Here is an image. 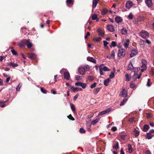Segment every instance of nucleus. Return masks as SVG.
I'll use <instances>...</instances> for the list:
<instances>
[{"label": "nucleus", "instance_id": "obj_37", "mask_svg": "<svg viewBox=\"0 0 154 154\" xmlns=\"http://www.w3.org/2000/svg\"><path fill=\"white\" fill-rule=\"evenodd\" d=\"M119 147V143L118 142L116 143V145L113 146V148L114 149H118Z\"/></svg>", "mask_w": 154, "mask_h": 154}, {"label": "nucleus", "instance_id": "obj_6", "mask_svg": "<svg viewBox=\"0 0 154 154\" xmlns=\"http://www.w3.org/2000/svg\"><path fill=\"white\" fill-rule=\"evenodd\" d=\"M145 3L146 5L149 7H151L153 5V3L152 0H145Z\"/></svg>", "mask_w": 154, "mask_h": 154}, {"label": "nucleus", "instance_id": "obj_49", "mask_svg": "<svg viewBox=\"0 0 154 154\" xmlns=\"http://www.w3.org/2000/svg\"><path fill=\"white\" fill-rule=\"evenodd\" d=\"M11 52L14 55H17V53L15 50H12Z\"/></svg>", "mask_w": 154, "mask_h": 154}, {"label": "nucleus", "instance_id": "obj_10", "mask_svg": "<svg viewBox=\"0 0 154 154\" xmlns=\"http://www.w3.org/2000/svg\"><path fill=\"white\" fill-rule=\"evenodd\" d=\"M120 95L123 97H126L127 95V93L125 89H123L122 90L120 94Z\"/></svg>", "mask_w": 154, "mask_h": 154}, {"label": "nucleus", "instance_id": "obj_51", "mask_svg": "<svg viewBox=\"0 0 154 154\" xmlns=\"http://www.w3.org/2000/svg\"><path fill=\"white\" fill-rule=\"evenodd\" d=\"M41 91L42 93L44 94H45L47 92L46 90L42 88H41Z\"/></svg>", "mask_w": 154, "mask_h": 154}, {"label": "nucleus", "instance_id": "obj_20", "mask_svg": "<svg viewBox=\"0 0 154 154\" xmlns=\"http://www.w3.org/2000/svg\"><path fill=\"white\" fill-rule=\"evenodd\" d=\"M71 109L74 114L75 113V108L74 105L72 103H70Z\"/></svg>", "mask_w": 154, "mask_h": 154}, {"label": "nucleus", "instance_id": "obj_35", "mask_svg": "<svg viewBox=\"0 0 154 154\" xmlns=\"http://www.w3.org/2000/svg\"><path fill=\"white\" fill-rule=\"evenodd\" d=\"M126 81H129L131 79V77L128 74H126L125 75Z\"/></svg>", "mask_w": 154, "mask_h": 154}, {"label": "nucleus", "instance_id": "obj_58", "mask_svg": "<svg viewBox=\"0 0 154 154\" xmlns=\"http://www.w3.org/2000/svg\"><path fill=\"white\" fill-rule=\"evenodd\" d=\"M134 117H132L129 119L128 121H129V122H134Z\"/></svg>", "mask_w": 154, "mask_h": 154}, {"label": "nucleus", "instance_id": "obj_8", "mask_svg": "<svg viewBox=\"0 0 154 154\" xmlns=\"http://www.w3.org/2000/svg\"><path fill=\"white\" fill-rule=\"evenodd\" d=\"M142 75L141 73L138 74L137 73H134L132 77V78L135 81L137 79H139L140 78V76Z\"/></svg>", "mask_w": 154, "mask_h": 154}, {"label": "nucleus", "instance_id": "obj_28", "mask_svg": "<svg viewBox=\"0 0 154 154\" xmlns=\"http://www.w3.org/2000/svg\"><path fill=\"white\" fill-rule=\"evenodd\" d=\"M121 33L123 34L126 35L127 33V29L125 28H123L121 30Z\"/></svg>", "mask_w": 154, "mask_h": 154}, {"label": "nucleus", "instance_id": "obj_16", "mask_svg": "<svg viewBox=\"0 0 154 154\" xmlns=\"http://www.w3.org/2000/svg\"><path fill=\"white\" fill-rule=\"evenodd\" d=\"M28 57L32 59H35L36 57V55L32 53H28Z\"/></svg>", "mask_w": 154, "mask_h": 154}, {"label": "nucleus", "instance_id": "obj_53", "mask_svg": "<svg viewBox=\"0 0 154 154\" xmlns=\"http://www.w3.org/2000/svg\"><path fill=\"white\" fill-rule=\"evenodd\" d=\"M79 131L81 133H84L85 132V130L83 128H81Z\"/></svg>", "mask_w": 154, "mask_h": 154}, {"label": "nucleus", "instance_id": "obj_27", "mask_svg": "<svg viewBox=\"0 0 154 154\" xmlns=\"http://www.w3.org/2000/svg\"><path fill=\"white\" fill-rule=\"evenodd\" d=\"M97 0H93V7L95 8L96 7L97 4Z\"/></svg>", "mask_w": 154, "mask_h": 154}, {"label": "nucleus", "instance_id": "obj_43", "mask_svg": "<svg viewBox=\"0 0 154 154\" xmlns=\"http://www.w3.org/2000/svg\"><path fill=\"white\" fill-rule=\"evenodd\" d=\"M97 16L96 14H94L92 16V20H94L97 19Z\"/></svg>", "mask_w": 154, "mask_h": 154}, {"label": "nucleus", "instance_id": "obj_14", "mask_svg": "<svg viewBox=\"0 0 154 154\" xmlns=\"http://www.w3.org/2000/svg\"><path fill=\"white\" fill-rule=\"evenodd\" d=\"M30 40H27V41H25V42H26V45L27 47L29 48H30L32 46V44L30 42Z\"/></svg>", "mask_w": 154, "mask_h": 154}, {"label": "nucleus", "instance_id": "obj_40", "mask_svg": "<svg viewBox=\"0 0 154 154\" xmlns=\"http://www.w3.org/2000/svg\"><path fill=\"white\" fill-rule=\"evenodd\" d=\"M116 46V43L115 41H112V42L111 45L110 46V47L112 48L113 47H115Z\"/></svg>", "mask_w": 154, "mask_h": 154}, {"label": "nucleus", "instance_id": "obj_60", "mask_svg": "<svg viewBox=\"0 0 154 154\" xmlns=\"http://www.w3.org/2000/svg\"><path fill=\"white\" fill-rule=\"evenodd\" d=\"M128 17L129 19H131L133 18V15L132 14H129L128 16Z\"/></svg>", "mask_w": 154, "mask_h": 154}, {"label": "nucleus", "instance_id": "obj_29", "mask_svg": "<svg viewBox=\"0 0 154 154\" xmlns=\"http://www.w3.org/2000/svg\"><path fill=\"white\" fill-rule=\"evenodd\" d=\"M149 128V125H144L143 128V131L145 132H146Z\"/></svg>", "mask_w": 154, "mask_h": 154}, {"label": "nucleus", "instance_id": "obj_17", "mask_svg": "<svg viewBox=\"0 0 154 154\" xmlns=\"http://www.w3.org/2000/svg\"><path fill=\"white\" fill-rule=\"evenodd\" d=\"M87 60L88 61L93 62L94 63H96V61L95 59L93 58L92 57H88L87 58Z\"/></svg>", "mask_w": 154, "mask_h": 154}, {"label": "nucleus", "instance_id": "obj_59", "mask_svg": "<svg viewBox=\"0 0 154 154\" xmlns=\"http://www.w3.org/2000/svg\"><path fill=\"white\" fill-rule=\"evenodd\" d=\"M82 83L81 82H77L75 84V85L76 86H81V85Z\"/></svg>", "mask_w": 154, "mask_h": 154}, {"label": "nucleus", "instance_id": "obj_30", "mask_svg": "<svg viewBox=\"0 0 154 154\" xmlns=\"http://www.w3.org/2000/svg\"><path fill=\"white\" fill-rule=\"evenodd\" d=\"M99 120V119H97L95 120H93L91 122V123L93 125H95Z\"/></svg>", "mask_w": 154, "mask_h": 154}, {"label": "nucleus", "instance_id": "obj_50", "mask_svg": "<svg viewBox=\"0 0 154 154\" xmlns=\"http://www.w3.org/2000/svg\"><path fill=\"white\" fill-rule=\"evenodd\" d=\"M21 86H22V84L21 83H19L17 86V87L16 88V90L17 91H19L20 89V88Z\"/></svg>", "mask_w": 154, "mask_h": 154}, {"label": "nucleus", "instance_id": "obj_32", "mask_svg": "<svg viewBox=\"0 0 154 154\" xmlns=\"http://www.w3.org/2000/svg\"><path fill=\"white\" fill-rule=\"evenodd\" d=\"M128 147L129 152L131 153L132 151V149L131 145L130 144H128Z\"/></svg>", "mask_w": 154, "mask_h": 154}, {"label": "nucleus", "instance_id": "obj_23", "mask_svg": "<svg viewBox=\"0 0 154 154\" xmlns=\"http://www.w3.org/2000/svg\"><path fill=\"white\" fill-rule=\"evenodd\" d=\"M86 125H87V127L88 129V130L90 131H91V124L88 122H86Z\"/></svg>", "mask_w": 154, "mask_h": 154}, {"label": "nucleus", "instance_id": "obj_31", "mask_svg": "<svg viewBox=\"0 0 154 154\" xmlns=\"http://www.w3.org/2000/svg\"><path fill=\"white\" fill-rule=\"evenodd\" d=\"M127 100H128L127 99V98L124 99L121 102V103L120 104V105L121 106H122L124 105L125 103L127 102Z\"/></svg>", "mask_w": 154, "mask_h": 154}, {"label": "nucleus", "instance_id": "obj_46", "mask_svg": "<svg viewBox=\"0 0 154 154\" xmlns=\"http://www.w3.org/2000/svg\"><path fill=\"white\" fill-rule=\"evenodd\" d=\"M142 65H146L147 63V61L143 59L142 60Z\"/></svg>", "mask_w": 154, "mask_h": 154}, {"label": "nucleus", "instance_id": "obj_52", "mask_svg": "<svg viewBox=\"0 0 154 154\" xmlns=\"http://www.w3.org/2000/svg\"><path fill=\"white\" fill-rule=\"evenodd\" d=\"M96 85H97V84L96 83H93V84H92L91 85V87H90L91 88H93L95 87L96 86Z\"/></svg>", "mask_w": 154, "mask_h": 154}, {"label": "nucleus", "instance_id": "obj_2", "mask_svg": "<svg viewBox=\"0 0 154 154\" xmlns=\"http://www.w3.org/2000/svg\"><path fill=\"white\" fill-rule=\"evenodd\" d=\"M125 54V51L124 49L121 48L119 49L118 54V56L120 58L123 57Z\"/></svg>", "mask_w": 154, "mask_h": 154}, {"label": "nucleus", "instance_id": "obj_34", "mask_svg": "<svg viewBox=\"0 0 154 154\" xmlns=\"http://www.w3.org/2000/svg\"><path fill=\"white\" fill-rule=\"evenodd\" d=\"M152 137V135L151 134V133H148L147 134V138L148 139H151Z\"/></svg>", "mask_w": 154, "mask_h": 154}, {"label": "nucleus", "instance_id": "obj_24", "mask_svg": "<svg viewBox=\"0 0 154 154\" xmlns=\"http://www.w3.org/2000/svg\"><path fill=\"white\" fill-rule=\"evenodd\" d=\"M129 40L127 39L126 40V42L124 44V46L125 48H127L129 46Z\"/></svg>", "mask_w": 154, "mask_h": 154}, {"label": "nucleus", "instance_id": "obj_4", "mask_svg": "<svg viewBox=\"0 0 154 154\" xmlns=\"http://www.w3.org/2000/svg\"><path fill=\"white\" fill-rule=\"evenodd\" d=\"M99 69L100 70H101L104 71L110 70L109 69L103 64H102L100 66Z\"/></svg>", "mask_w": 154, "mask_h": 154}, {"label": "nucleus", "instance_id": "obj_57", "mask_svg": "<svg viewBox=\"0 0 154 154\" xmlns=\"http://www.w3.org/2000/svg\"><path fill=\"white\" fill-rule=\"evenodd\" d=\"M79 96V94H77L75 95L73 97V100H75Z\"/></svg>", "mask_w": 154, "mask_h": 154}, {"label": "nucleus", "instance_id": "obj_7", "mask_svg": "<svg viewBox=\"0 0 154 154\" xmlns=\"http://www.w3.org/2000/svg\"><path fill=\"white\" fill-rule=\"evenodd\" d=\"M111 110V108H109L105 110L99 112L98 114V116H100L109 112Z\"/></svg>", "mask_w": 154, "mask_h": 154}, {"label": "nucleus", "instance_id": "obj_5", "mask_svg": "<svg viewBox=\"0 0 154 154\" xmlns=\"http://www.w3.org/2000/svg\"><path fill=\"white\" fill-rule=\"evenodd\" d=\"M133 5V3L131 1H128L125 5L126 7L128 9H129Z\"/></svg>", "mask_w": 154, "mask_h": 154}, {"label": "nucleus", "instance_id": "obj_55", "mask_svg": "<svg viewBox=\"0 0 154 154\" xmlns=\"http://www.w3.org/2000/svg\"><path fill=\"white\" fill-rule=\"evenodd\" d=\"M66 2L68 4H73V1L72 0H67Z\"/></svg>", "mask_w": 154, "mask_h": 154}, {"label": "nucleus", "instance_id": "obj_54", "mask_svg": "<svg viewBox=\"0 0 154 154\" xmlns=\"http://www.w3.org/2000/svg\"><path fill=\"white\" fill-rule=\"evenodd\" d=\"M81 79L80 76L77 75L75 77V79L76 80H79Z\"/></svg>", "mask_w": 154, "mask_h": 154}, {"label": "nucleus", "instance_id": "obj_45", "mask_svg": "<svg viewBox=\"0 0 154 154\" xmlns=\"http://www.w3.org/2000/svg\"><path fill=\"white\" fill-rule=\"evenodd\" d=\"M100 90V89L99 88H97L96 90L94 91V93L96 94Z\"/></svg>", "mask_w": 154, "mask_h": 154}, {"label": "nucleus", "instance_id": "obj_12", "mask_svg": "<svg viewBox=\"0 0 154 154\" xmlns=\"http://www.w3.org/2000/svg\"><path fill=\"white\" fill-rule=\"evenodd\" d=\"M137 53L138 52L136 50H133L130 54V56L131 57H133L136 55Z\"/></svg>", "mask_w": 154, "mask_h": 154}, {"label": "nucleus", "instance_id": "obj_56", "mask_svg": "<svg viewBox=\"0 0 154 154\" xmlns=\"http://www.w3.org/2000/svg\"><path fill=\"white\" fill-rule=\"evenodd\" d=\"M103 42L104 45L105 47H107V45H108L109 44L108 42H106V41H103Z\"/></svg>", "mask_w": 154, "mask_h": 154}, {"label": "nucleus", "instance_id": "obj_62", "mask_svg": "<svg viewBox=\"0 0 154 154\" xmlns=\"http://www.w3.org/2000/svg\"><path fill=\"white\" fill-rule=\"evenodd\" d=\"M11 79V77L10 76L8 77L6 79V82L8 83Z\"/></svg>", "mask_w": 154, "mask_h": 154}, {"label": "nucleus", "instance_id": "obj_13", "mask_svg": "<svg viewBox=\"0 0 154 154\" xmlns=\"http://www.w3.org/2000/svg\"><path fill=\"white\" fill-rule=\"evenodd\" d=\"M25 41H27V40L24 39L18 44V45L21 47H24L26 45V42H25Z\"/></svg>", "mask_w": 154, "mask_h": 154}, {"label": "nucleus", "instance_id": "obj_26", "mask_svg": "<svg viewBox=\"0 0 154 154\" xmlns=\"http://www.w3.org/2000/svg\"><path fill=\"white\" fill-rule=\"evenodd\" d=\"M97 32L99 35L103 37L104 35V33L100 29H97Z\"/></svg>", "mask_w": 154, "mask_h": 154}, {"label": "nucleus", "instance_id": "obj_64", "mask_svg": "<svg viewBox=\"0 0 154 154\" xmlns=\"http://www.w3.org/2000/svg\"><path fill=\"white\" fill-rule=\"evenodd\" d=\"M112 129L113 131H115L116 130L117 128L116 127H113L112 128Z\"/></svg>", "mask_w": 154, "mask_h": 154}, {"label": "nucleus", "instance_id": "obj_19", "mask_svg": "<svg viewBox=\"0 0 154 154\" xmlns=\"http://www.w3.org/2000/svg\"><path fill=\"white\" fill-rule=\"evenodd\" d=\"M115 56V53L114 51H112L111 54L108 55L107 56V57L108 58L110 59L112 57H114Z\"/></svg>", "mask_w": 154, "mask_h": 154}, {"label": "nucleus", "instance_id": "obj_42", "mask_svg": "<svg viewBox=\"0 0 154 154\" xmlns=\"http://www.w3.org/2000/svg\"><path fill=\"white\" fill-rule=\"evenodd\" d=\"M133 71L135 73H136L138 71L140 70V68L137 67H134Z\"/></svg>", "mask_w": 154, "mask_h": 154}, {"label": "nucleus", "instance_id": "obj_48", "mask_svg": "<svg viewBox=\"0 0 154 154\" xmlns=\"http://www.w3.org/2000/svg\"><path fill=\"white\" fill-rule=\"evenodd\" d=\"M150 80L149 79H148V80H147V85L148 86V87H150L151 86V84H150Z\"/></svg>", "mask_w": 154, "mask_h": 154}, {"label": "nucleus", "instance_id": "obj_25", "mask_svg": "<svg viewBox=\"0 0 154 154\" xmlns=\"http://www.w3.org/2000/svg\"><path fill=\"white\" fill-rule=\"evenodd\" d=\"M133 132L136 137H137L139 134V132L137 131L135 128L134 129Z\"/></svg>", "mask_w": 154, "mask_h": 154}, {"label": "nucleus", "instance_id": "obj_39", "mask_svg": "<svg viewBox=\"0 0 154 154\" xmlns=\"http://www.w3.org/2000/svg\"><path fill=\"white\" fill-rule=\"evenodd\" d=\"M108 10L106 9H103L102 11V14L103 15H105L106 14Z\"/></svg>", "mask_w": 154, "mask_h": 154}, {"label": "nucleus", "instance_id": "obj_38", "mask_svg": "<svg viewBox=\"0 0 154 154\" xmlns=\"http://www.w3.org/2000/svg\"><path fill=\"white\" fill-rule=\"evenodd\" d=\"M80 86H81L82 88L85 89L86 87L87 84L85 83H82Z\"/></svg>", "mask_w": 154, "mask_h": 154}, {"label": "nucleus", "instance_id": "obj_47", "mask_svg": "<svg viewBox=\"0 0 154 154\" xmlns=\"http://www.w3.org/2000/svg\"><path fill=\"white\" fill-rule=\"evenodd\" d=\"M67 117L70 119L72 120L73 121L75 120L74 119L73 117L71 114H70Z\"/></svg>", "mask_w": 154, "mask_h": 154}, {"label": "nucleus", "instance_id": "obj_9", "mask_svg": "<svg viewBox=\"0 0 154 154\" xmlns=\"http://www.w3.org/2000/svg\"><path fill=\"white\" fill-rule=\"evenodd\" d=\"M78 72L81 74L84 75L85 73V69L82 67H80L78 69Z\"/></svg>", "mask_w": 154, "mask_h": 154}, {"label": "nucleus", "instance_id": "obj_61", "mask_svg": "<svg viewBox=\"0 0 154 154\" xmlns=\"http://www.w3.org/2000/svg\"><path fill=\"white\" fill-rule=\"evenodd\" d=\"M90 35V34L89 32H87L86 35L85 36V38H87L88 36Z\"/></svg>", "mask_w": 154, "mask_h": 154}, {"label": "nucleus", "instance_id": "obj_18", "mask_svg": "<svg viewBox=\"0 0 154 154\" xmlns=\"http://www.w3.org/2000/svg\"><path fill=\"white\" fill-rule=\"evenodd\" d=\"M115 20L117 23H119L122 22V18L120 17L117 16L116 17Z\"/></svg>", "mask_w": 154, "mask_h": 154}, {"label": "nucleus", "instance_id": "obj_1", "mask_svg": "<svg viewBox=\"0 0 154 154\" xmlns=\"http://www.w3.org/2000/svg\"><path fill=\"white\" fill-rule=\"evenodd\" d=\"M67 69H63L60 71V73H62L63 72L64 73V76L65 79L67 80L69 79L70 74L68 72H66Z\"/></svg>", "mask_w": 154, "mask_h": 154}, {"label": "nucleus", "instance_id": "obj_33", "mask_svg": "<svg viewBox=\"0 0 154 154\" xmlns=\"http://www.w3.org/2000/svg\"><path fill=\"white\" fill-rule=\"evenodd\" d=\"M8 65L12 66L13 67H15L17 66L18 65L13 63H8Z\"/></svg>", "mask_w": 154, "mask_h": 154}, {"label": "nucleus", "instance_id": "obj_15", "mask_svg": "<svg viewBox=\"0 0 154 154\" xmlns=\"http://www.w3.org/2000/svg\"><path fill=\"white\" fill-rule=\"evenodd\" d=\"M71 89L74 92H75L76 91H80L82 90V89L80 88H74L73 86L71 87Z\"/></svg>", "mask_w": 154, "mask_h": 154}, {"label": "nucleus", "instance_id": "obj_63", "mask_svg": "<svg viewBox=\"0 0 154 154\" xmlns=\"http://www.w3.org/2000/svg\"><path fill=\"white\" fill-rule=\"evenodd\" d=\"M94 114H92L88 116L87 119H90L91 117H92L93 116H94Z\"/></svg>", "mask_w": 154, "mask_h": 154}, {"label": "nucleus", "instance_id": "obj_41", "mask_svg": "<svg viewBox=\"0 0 154 154\" xmlns=\"http://www.w3.org/2000/svg\"><path fill=\"white\" fill-rule=\"evenodd\" d=\"M114 77H115L114 72H111V74L109 75L110 79L113 78Z\"/></svg>", "mask_w": 154, "mask_h": 154}, {"label": "nucleus", "instance_id": "obj_22", "mask_svg": "<svg viewBox=\"0 0 154 154\" xmlns=\"http://www.w3.org/2000/svg\"><path fill=\"white\" fill-rule=\"evenodd\" d=\"M111 81V80L110 79V78H108L107 79H106V80H105L104 81V85L106 86H107L108 85V83Z\"/></svg>", "mask_w": 154, "mask_h": 154}, {"label": "nucleus", "instance_id": "obj_11", "mask_svg": "<svg viewBox=\"0 0 154 154\" xmlns=\"http://www.w3.org/2000/svg\"><path fill=\"white\" fill-rule=\"evenodd\" d=\"M107 29L109 31L111 32H113L115 30L114 26L111 24H109L107 26Z\"/></svg>", "mask_w": 154, "mask_h": 154}, {"label": "nucleus", "instance_id": "obj_3", "mask_svg": "<svg viewBox=\"0 0 154 154\" xmlns=\"http://www.w3.org/2000/svg\"><path fill=\"white\" fill-rule=\"evenodd\" d=\"M140 35L142 38L146 39L149 36L148 32L144 30H142L139 33Z\"/></svg>", "mask_w": 154, "mask_h": 154}, {"label": "nucleus", "instance_id": "obj_36", "mask_svg": "<svg viewBox=\"0 0 154 154\" xmlns=\"http://www.w3.org/2000/svg\"><path fill=\"white\" fill-rule=\"evenodd\" d=\"M102 38H101L100 37H99L98 38H94L93 39V40H94L96 41L97 42H99L101 40Z\"/></svg>", "mask_w": 154, "mask_h": 154}, {"label": "nucleus", "instance_id": "obj_44", "mask_svg": "<svg viewBox=\"0 0 154 154\" xmlns=\"http://www.w3.org/2000/svg\"><path fill=\"white\" fill-rule=\"evenodd\" d=\"M88 80L89 81H92L94 79V78L93 76H90L88 77Z\"/></svg>", "mask_w": 154, "mask_h": 154}, {"label": "nucleus", "instance_id": "obj_21", "mask_svg": "<svg viewBox=\"0 0 154 154\" xmlns=\"http://www.w3.org/2000/svg\"><path fill=\"white\" fill-rule=\"evenodd\" d=\"M134 66L132 63L130 62L128 65V69L129 70H131L133 69Z\"/></svg>", "mask_w": 154, "mask_h": 154}]
</instances>
